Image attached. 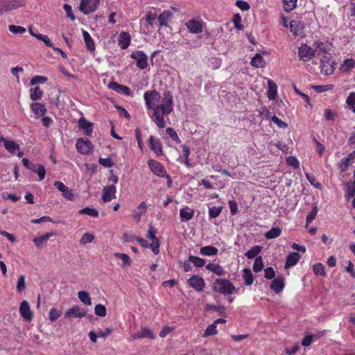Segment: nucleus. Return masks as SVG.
I'll return each mask as SVG.
<instances>
[{"label":"nucleus","mask_w":355,"mask_h":355,"mask_svg":"<svg viewBox=\"0 0 355 355\" xmlns=\"http://www.w3.org/2000/svg\"><path fill=\"white\" fill-rule=\"evenodd\" d=\"M43 91L38 86L31 89V98L33 101L40 99L43 96Z\"/></svg>","instance_id":"79ce46f5"},{"label":"nucleus","mask_w":355,"mask_h":355,"mask_svg":"<svg viewBox=\"0 0 355 355\" xmlns=\"http://www.w3.org/2000/svg\"><path fill=\"white\" fill-rule=\"evenodd\" d=\"M25 0H0V16L6 12H9L24 6Z\"/></svg>","instance_id":"7ed1b4c3"},{"label":"nucleus","mask_w":355,"mask_h":355,"mask_svg":"<svg viewBox=\"0 0 355 355\" xmlns=\"http://www.w3.org/2000/svg\"><path fill=\"white\" fill-rule=\"evenodd\" d=\"M100 0H81L79 9L85 15H89L96 10Z\"/></svg>","instance_id":"0eeeda50"},{"label":"nucleus","mask_w":355,"mask_h":355,"mask_svg":"<svg viewBox=\"0 0 355 355\" xmlns=\"http://www.w3.org/2000/svg\"><path fill=\"white\" fill-rule=\"evenodd\" d=\"M251 64L255 67H263L265 61L261 54L257 53L251 60Z\"/></svg>","instance_id":"f704fd0d"},{"label":"nucleus","mask_w":355,"mask_h":355,"mask_svg":"<svg viewBox=\"0 0 355 355\" xmlns=\"http://www.w3.org/2000/svg\"><path fill=\"white\" fill-rule=\"evenodd\" d=\"M187 283L191 287L198 292L202 291L205 286L203 278L198 275H193L187 280Z\"/></svg>","instance_id":"9b49d317"},{"label":"nucleus","mask_w":355,"mask_h":355,"mask_svg":"<svg viewBox=\"0 0 355 355\" xmlns=\"http://www.w3.org/2000/svg\"><path fill=\"white\" fill-rule=\"evenodd\" d=\"M243 277L244 278L245 285L250 286L252 284L254 277L250 269L245 268L243 270Z\"/></svg>","instance_id":"e433bc0d"},{"label":"nucleus","mask_w":355,"mask_h":355,"mask_svg":"<svg viewBox=\"0 0 355 355\" xmlns=\"http://www.w3.org/2000/svg\"><path fill=\"white\" fill-rule=\"evenodd\" d=\"M78 126L84 135L89 136L92 133L93 123L87 121L84 117H81L78 120Z\"/></svg>","instance_id":"2eb2a0df"},{"label":"nucleus","mask_w":355,"mask_h":355,"mask_svg":"<svg viewBox=\"0 0 355 355\" xmlns=\"http://www.w3.org/2000/svg\"><path fill=\"white\" fill-rule=\"evenodd\" d=\"M78 297L79 300L85 304L86 305H91L92 304V300L89 296V293L82 291H79L78 293Z\"/></svg>","instance_id":"ea45409f"},{"label":"nucleus","mask_w":355,"mask_h":355,"mask_svg":"<svg viewBox=\"0 0 355 355\" xmlns=\"http://www.w3.org/2000/svg\"><path fill=\"white\" fill-rule=\"evenodd\" d=\"M166 132L167 135H168L169 137L172 139V140L175 141L177 144H180L181 142L177 132L174 130L173 128H166Z\"/></svg>","instance_id":"5fc2aeb1"},{"label":"nucleus","mask_w":355,"mask_h":355,"mask_svg":"<svg viewBox=\"0 0 355 355\" xmlns=\"http://www.w3.org/2000/svg\"><path fill=\"white\" fill-rule=\"evenodd\" d=\"M304 26L301 21L297 20H291L290 22V29L296 36H301L303 34Z\"/></svg>","instance_id":"412c9836"},{"label":"nucleus","mask_w":355,"mask_h":355,"mask_svg":"<svg viewBox=\"0 0 355 355\" xmlns=\"http://www.w3.org/2000/svg\"><path fill=\"white\" fill-rule=\"evenodd\" d=\"M116 190L114 185H109L105 187L103 189L102 200L104 202H107L115 198Z\"/></svg>","instance_id":"f8f14e48"},{"label":"nucleus","mask_w":355,"mask_h":355,"mask_svg":"<svg viewBox=\"0 0 355 355\" xmlns=\"http://www.w3.org/2000/svg\"><path fill=\"white\" fill-rule=\"evenodd\" d=\"M26 288V283H25V277L24 275H21L17 281V290L19 292H21Z\"/></svg>","instance_id":"0e129e2a"},{"label":"nucleus","mask_w":355,"mask_h":355,"mask_svg":"<svg viewBox=\"0 0 355 355\" xmlns=\"http://www.w3.org/2000/svg\"><path fill=\"white\" fill-rule=\"evenodd\" d=\"M36 38L40 41H42L46 44V46L53 49L54 48L53 44L51 42L47 35L41 34L40 35H36Z\"/></svg>","instance_id":"4d7b16f0"},{"label":"nucleus","mask_w":355,"mask_h":355,"mask_svg":"<svg viewBox=\"0 0 355 355\" xmlns=\"http://www.w3.org/2000/svg\"><path fill=\"white\" fill-rule=\"evenodd\" d=\"M98 163L107 168L112 167L114 165V163L112 161L110 157L107 158H99Z\"/></svg>","instance_id":"052dcab7"},{"label":"nucleus","mask_w":355,"mask_h":355,"mask_svg":"<svg viewBox=\"0 0 355 355\" xmlns=\"http://www.w3.org/2000/svg\"><path fill=\"white\" fill-rule=\"evenodd\" d=\"M355 151L349 154L347 157H344L338 164V168L341 172H345L348 170L350 165V162L354 159Z\"/></svg>","instance_id":"393cba45"},{"label":"nucleus","mask_w":355,"mask_h":355,"mask_svg":"<svg viewBox=\"0 0 355 355\" xmlns=\"http://www.w3.org/2000/svg\"><path fill=\"white\" fill-rule=\"evenodd\" d=\"M114 257L122 260V268H125L126 266H130L131 261L130 257L128 254L116 252L114 254Z\"/></svg>","instance_id":"58836bf2"},{"label":"nucleus","mask_w":355,"mask_h":355,"mask_svg":"<svg viewBox=\"0 0 355 355\" xmlns=\"http://www.w3.org/2000/svg\"><path fill=\"white\" fill-rule=\"evenodd\" d=\"M144 98L147 109L153 110V114L150 115L153 121L159 128H165L166 122L164 116L170 114L173 110L172 96L169 93L165 94L162 98V103L158 104L161 96L158 92L153 90L146 92Z\"/></svg>","instance_id":"f257e3e1"},{"label":"nucleus","mask_w":355,"mask_h":355,"mask_svg":"<svg viewBox=\"0 0 355 355\" xmlns=\"http://www.w3.org/2000/svg\"><path fill=\"white\" fill-rule=\"evenodd\" d=\"M86 315V311L82 309H80L78 306H73L71 309H69L64 313V318H69L73 316L74 318H82Z\"/></svg>","instance_id":"f3484780"},{"label":"nucleus","mask_w":355,"mask_h":355,"mask_svg":"<svg viewBox=\"0 0 355 355\" xmlns=\"http://www.w3.org/2000/svg\"><path fill=\"white\" fill-rule=\"evenodd\" d=\"M317 50L313 49L307 44H303L298 48V57L303 62L311 60L316 54Z\"/></svg>","instance_id":"39448f33"},{"label":"nucleus","mask_w":355,"mask_h":355,"mask_svg":"<svg viewBox=\"0 0 355 355\" xmlns=\"http://www.w3.org/2000/svg\"><path fill=\"white\" fill-rule=\"evenodd\" d=\"M61 315V312L55 308H52L49 311V320L51 321H55Z\"/></svg>","instance_id":"bf43d9fd"},{"label":"nucleus","mask_w":355,"mask_h":355,"mask_svg":"<svg viewBox=\"0 0 355 355\" xmlns=\"http://www.w3.org/2000/svg\"><path fill=\"white\" fill-rule=\"evenodd\" d=\"M300 259V256L297 252H291L290 253L287 257L285 263V268H289L297 264L298 261Z\"/></svg>","instance_id":"a878e982"},{"label":"nucleus","mask_w":355,"mask_h":355,"mask_svg":"<svg viewBox=\"0 0 355 355\" xmlns=\"http://www.w3.org/2000/svg\"><path fill=\"white\" fill-rule=\"evenodd\" d=\"M62 196L70 201H73L76 199V196L73 192V191L70 188H67L63 193Z\"/></svg>","instance_id":"680f3d73"},{"label":"nucleus","mask_w":355,"mask_h":355,"mask_svg":"<svg viewBox=\"0 0 355 355\" xmlns=\"http://www.w3.org/2000/svg\"><path fill=\"white\" fill-rule=\"evenodd\" d=\"M193 216L194 210L187 206H185L180 210V218L182 222H187L190 220Z\"/></svg>","instance_id":"a211bd4d"},{"label":"nucleus","mask_w":355,"mask_h":355,"mask_svg":"<svg viewBox=\"0 0 355 355\" xmlns=\"http://www.w3.org/2000/svg\"><path fill=\"white\" fill-rule=\"evenodd\" d=\"M109 87L118 93L125 94L126 96H130V89L128 87L119 85L116 82L110 83L109 84Z\"/></svg>","instance_id":"aec40b11"},{"label":"nucleus","mask_w":355,"mask_h":355,"mask_svg":"<svg viewBox=\"0 0 355 355\" xmlns=\"http://www.w3.org/2000/svg\"><path fill=\"white\" fill-rule=\"evenodd\" d=\"M216 334H217L216 324L213 322L211 324L209 325L207 327V329L203 334V337H208L210 336L215 335Z\"/></svg>","instance_id":"3c124183"},{"label":"nucleus","mask_w":355,"mask_h":355,"mask_svg":"<svg viewBox=\"0 0 355 355\" xmlns=\"http://www.w3.org/2000/svg\"><path fill=\"white\" fill-rule=\"evenodd\" d=\"M172 12L169 10L163 11L158 17L157 20L159 21V25L161 27L166 26L167 25L168 21L172 17Z\"/></svg>","instance_id":"c85d7f7f"},{"label":"nucleus","mask_w":355,"mask_h":355,"mask_svg":"<svg viewBox=\"0 0 355 355\" xmlns=\"http://www.w3.org/2000/svg\"><path fill=\"white\" fill-rule=\"evenodd\" d=\"M149 146L150 149L157 155H162V146L159 139H156L153 136H150L149 138Z\"/></svg>","instance_id":"dca6fc26"},{"label":"nucleus","mask_w":355,"mask_h":355,"mask_svg":"<svg viewBox=\"0 0 355 355\" xmlns=\"http://www.w3.org/2000/svg\"><path fill=\"white\" fill-rule=\"evenodd\" d=\"M206 269L212 272L213 273L220 276L223 275L225 273V270L223 269V268L217 263H208L206 265Z\"/></svg>","instance_id":"c756f323"},{"label":"nucleus","mask_w":355,"mask_h":355,"mask_svg":"<svg viewBox=\"0 0 355 355\" xmlns=\"http://www.w3.org/2000/svg\"><path fill=\"white\" fill-rule=\"evenodd\" d=\"M336 62L332 60L331 55H324L320 60L321 73L324 75H331L335 71Z\"/></svg>","instance_id":"20e7f679"},{"label":"nucleus","mask_w":355,"mask_h":355,"mask_svg":"<svg viewBox=\"0 0 355 355\" xmlns=\"http://www.w3.org/2000/svg\"><path fill=\"white\" fill-rule=\"evenodd\" d=\"M355 66V60L352 58L346 59L342 64L340 69L343 72H347L354 68Z\"/></svg>","instance_id":"c9c22d12"},{"label":"nucleus","mask_w":355,"mask_h":355,"mask_svg":"<svg viewBox=\"0 0 355 355\" xmlns=\"http://www.w3.org/2000/svg\"><path fill=\"white\" fill-rule=\"evenodd\" d=\"M94 239V236L89 233H85L83 234L82 238L80 240V243L81 245H85L88 243H91Z\"/></svg>","instance_id":"13d9d810"},{"label":"nucleus","mask_w":355,"mask_h":355,"mask_svg":"<svg viewBox=\"0 0 355 355\" xmlns=\"http://www.w3.org/2000/svg\"><path fill=\"white\" fill-rule=\"evenodd\" d=\"M157 18V13L152 12L150 11L148 12L146 15V24L145 27L147 31H149L150 28H152L154 21Z\"/></svg>","instance_id":"473e14b6"},{"label":"nucleus","mask_w":355,"mask_h":355,"mask_svg":"<svg viewBox=\"0 0 355 355\" xmlns=\"http://www.w3.org/2000/svg\"><path fill=\"white\" fill-rule=\"evenodd\" d=\"M31 108L33 113L35 114L36 117H39L42 116L46 112V109L44 104L40 103H34L31 105Z\"/></svg>","instance_id":"cd10ccee"},{"label":"nucleus","mask_w":355,"mask_h":355,"mask_svg":"<svg viewBox=\"0 0 355 355\" xmlns=\"http://www.w3.org/2000/svg\"><path fill=\"white\" fill-rule=\"evenodd\" d=\"M318 214V208L316 206H314L312 208V210L311 212L307 215L306 218V226L310 224L316 217V215Z\"/></svg>","instance_id":"864d4df0"},{"label":"nucleus","mask_w":355,"mask_h":355,"mask_svg":"<svg viewBox=\"0 0 355 355\" xmlns=\"http://www.w3.org/2000/svg\"><path fill=\"white\" fill-rule=\"evenodd\" d=\"M77 150L84 155L89 154L93 150V144L87 139L79 138L76 142Z\"/></svg>","instance_id":"1a4fd4ad"},{"label":"nucleus","mask_w":355,"mask_h":355,"mask_svg":"<svg viewBox=\"0 0 355 355\" xmlns=\"http://www.w3.org/2000/svg\"><path fill=\"white\" fill-rule=\"evenodd\" d=\"M78 214L80 215L85 214V215H87V216H89L92 217H95V218L98 216V211L97 209H94V208H90L88 207L80 209L78 211Z\"/></svg>","instance_id":"4c0bfd02"},{"label":"nucleus","mask_w":355,"mask_h":355,"mask_svg":"<svg viewBox=\"0 0 355 355\" xmlns=\"http://www.w3.org/2000/svg\"><path fill=\"white\" fill-rule=\"evenodd\" d=\"M343 189L346 193V198L349 199L355 196V184L354 182H347L344 184Z\"/></svg>","instance_id":"2f4dec72"},{"label":"nucleus","mask_w":355,"mask_h":355,"mask_svg":"<svg viewBox=\"0 0 355 355\" xmlns=\"http://www.w3.org/2000/svg\"><path fill=\"white\" fill-rule=\"evenodd\" d=\"M189 261L191 262L194 266L197 268H201L205 266V261L200 257H195V256H189Z\"/></svg>","instance_id":"c03bdc74"},{"label":"nucleus","mask_w":355,"mask_h":355,"mask_svg":"<svg viewBox=\"0 0 355 355\" xmlns=\"http://www.w3.org/2000/svg\"><path fill=\"white\" fill-rule=\"evenodd\" d=\"M232 21L234 24V26L238 30H243V26L241 24V17L239 15V14H236L234 15Z\"/></svg>","instance_id":"e2e57ef3"},{"label":"nucleus","mask_w":355,"mask_h":355,"mask_svg":"<svg viewBox=\"0 0 355 355\" xmlns=\"http://www.w3.org/2000/svg\"><path fill=\"white\" fill-rule=\"evenodd\" d=\"M156 234L157 230L152 225H149L146 235L147 238L152 241L149 246L155 254H158L159 253V241L156 237Z\"/></svg>","instance_id":"423d86ee"},{"label":"nucleus","mask_w":355,"mask_h":355,"mask_svg":"<svg viewBox=\"0 0 355 355\" xmlns=\"http://www.w3.org/2000/svg\"><path fill=\"white\" fill-rule=\"evenodd\" d=\"M313 270L315 275H321L322 277L327 276V273L324 271V266L320 263H318L313 265Z\"/></svg>","instance_id":"a18cd8bd"},{"label":"nucleus","mask_w":355,"mask_h":355,"mask_svg":"<svg viewBox=\"0 0 355 355\" xmlns=\"http://www.w3.org/2000/svg\"><path fill=\"white\" fill-rule=\"evenodd\" d=\"M83 39H84L87 49L89 51H94L95 48H96L95 43H94L93 39L92 38V37L90 36V35L89 34V33L87 32L86 31H83Z\"/></svg>","instance_id":"7c9ffc66"},{"label":"nucleus","mask_w":355,"mask_h":355,"mask_svg":"<svg viewBox=\"0 0 355 355\" xmlns=\"http://www.w3.org/2000/svg\"><path fill=\"white\" fill-rule=\"evenodd\" d=\"M189 31L193 34H198L202 31V23L198 20L191 19L186 23Z\"/></svg>","instance_id":"4468645a"},{"label":"nucleus","mask_w":355,"mask_h":355,"mask_svg":"<svg viewBox=\"0 0 355 355\" xmlns=\"http://www.w3.org/2000/svg\"><path fill=\"white\" fill-rule=\"evenodd\" d=\"M297 0H284V10L287 12L293 10L297 5Z\"/></svg>","instance_id":"603ef678"},{"label":"nucleus","mask_w":355,"mask_h":355,"mask_svg":"<svg viewBox=\"0 0 355 355\" xmlns=\"http://www.w3.org/2000/svg\"><path fill=\"white\" fill-rule=\"evenodd\" d=\"M52 235V233L45 234L42 236L35 238L33 239V242L36 246L39 247L44 241L49 240Z\"/></svg>","instance_id":"de8ad7c7"},{"label":"nucleus","mask_w":355,"mask_h":355,"mask_svg":"<svg viewBox=\"0 0 355 355\" xmlns=\"http://www.w3.org/2000/svg\"><path fill=\"white\" fill-rule=\"evenodd\" d=\"M259 114L263 119L271 121V116H273L272 113L266 107H262L259 111Z\"/></svg>","instance_id":"774afa93"},{"label":"nucleus","mask_w":355,"mask_h":355,"mask_svg":"<svg viewBox=\"0 0 355 355\" xmlns=\"http://www.w3.org/2000/svg\"><path fill=\"white\" fill-rule=\"evenodd\" d=\"M286 163L288 165L293 166L297 168L300 166V162L295 157L290 156L286 159Z\"/></svg>","instance_id":"338daca9"},{"label":"nucleus","mask_w":355,"mask_h":355,"mask_svg":"<svg viewBox=\"0 0 355 355\" xmlns=\"http://www.w3.org/2000/svg\"><path fill=\"white\" fill-rule=\"evenodd\" d=\"M94 313L98 316L105 317L107 314V310L104 305L98 304L95 306Z\"/></svg>","instance_id":"8fccbe9b"},{"label":"nucleus","mask_w":355,"mask_h":355,"mask_svg":"<svg viewBox=\"0 0 355 355\" xmlns=\"http://www.w3.org/2000/svg\"><path fill=\"white\" fill-rule=\"evenodd\" d=\"M118 42L122 49H127L130 43V36L126 32H121L119 35Z\"/></svg>","instance_id":"b1692460"},{"label":"nucleus","mask_w":355,"mask_h":355,"mask_svg":"<svg viewBox=\"0 0 355 355\" xmlns=\"http://www.w3.org/2000/svg\"><path fill=\"white\" fill-rule=\"evenodd\" d=\"M222 207H212L209 208V216L211 218H215L218 217L222 211Z\"/></svg>","instance_id":"09e8293b"},{"label":"nucleus","mask_w":355,"mask_h":355,"mask_svg":"<svg viewBox=\"0 0 355 355\" xmlns=\"http://www.w3.org/2000/svg\"><path fill=\"white\" fill-rule=\"evenodd\" d=\"M218 252V250L213 246H205L200 248V253L202 256H214Z\"/></svg>","instance_id":"72a5a7b5"},{"label":"nucleus","mask_w":355,"mask_h":355,"mask_svg":"<svg viewBox=\"0 0 355 355\" xmlns=\"http://www.w3.org/2000/svg\"><path fill=\"white\" fill-rule=\"evenodd\" d=\"M282 230L279 227H272L265 234V237L268 239H272L280 236Z\"/></svg>","instance_id":"a19ab883"},{"label":"nucleus","mask_w":355,"mask_h":355,"mask_svg":"<svg viewBox=\"0 0 355 355\" xmlns=\"http://www.w3.org/2000/svg\"><path fill=\"white\" fill-rule=\"evenodd\" d=\"M19 312L21 317L26 320H31L33 313L31 311L29 304L27 301H23L19 306Z\"/></svg>","instance_id":"ddd939ff"},{"label":"nucleus","mask_w":355,"mask_h":355,"mask_svg":"<svg viewBox=\"0 0 355 355\" xmlns=\"http://www.w3.org/2000/svg\"><path fill=\"white\" fill-rule=\"evenodd\" d=\"M263 268V262L261 257H257L253 264V270L255 272L261 271Z\"/></svg>","instance_id":"49530a36"},{"label":"nucleus","mask_w":355,"mask_h":355,"mask_svg":"<svg viewBox=\"0 0 355 355\" xmlns=\"http://www.w3.org/2000/svg\"><path fill=\"white\" fill-rule=\"evenodd\" d=\"M268 98L271 101L275 100L277 93V86L276 83L273 80L269 79L268 80Z\"/></svg>","instance_id":"bb28decb"},{"label":"nucleus","mask_w":355,"mask_h":355,"mask_svg":"<svg viewBox=\"0 0 355 355\" xmlns=\"http://www.w3.org/2000/svg\"><path fill=\"white\" fill-rule=\"evenodd\" d=\"M262 247L260 245L253 246L250 250L247 251L245 253V256L248 259H251L257 256V254L261 252Z\"/></svg>","instance_id":"37998d69"},{"label":"nucleus","mask_w":355,"mask_h":355,"mask_svg":"<svg viewBox=\"0 0 355 355\" xmlns=\"http://www.w3.org/2000/svg\"><path fill=\"white\" fill-rule=\"evenodd\" d=\"M213 289L225 295L232 294L235 290L233 284L228 279L218 278L213 284Z\"/></svg>","instance_id":"f03ea898"},{"label":"nucleus","mask_w":355,"mask_h":355,"mask_svg":"<svg viewBox=\"0 0 355 355\" xmlns=\"http://www.w3.org/2000/svg\"><path fill=\"white\" fill-rule=\"evenodd\" d=\"M0 141H3L6 149L12 154L15 153L17 150H19V146L15 141L8 140L3 137H0Z\"/></svg>","instance_id":"6ab92c4d"},{"label":"nucleus","mask_w":355,"mask_h":355,"mask_svg":"<svg viewBox=\"0 0 355 355\" xmlns=\"http://www.w3.org/2000/svg\"><path fill=\"white\" fill-rule=\"evenodd\" d=\"M147 338L150 339H154L155 336L152 331L148 328H141V331L132 335L133 339Z\"/></svg>","instance_id":"5701e85b"},{"label":"nucleus","mask_w":355,"mask_h":355,"mask_svg":"<svg viewBox=\"0 0 355 355\" xmlns=\"http://www.w3.org/2000/svg\"><path fill=\"white\" fill-rule=\"evenodd\" d=\"M8 30L15 34H22L26 32L25 28L19 26L15 25H10L8 26Z\"/></svg>","instance_id":"6e6d98bb"},{"label":"nucleus","mask_w":355,"mask_h":355,"mask_svg":"<svg viewBox=\"0 0 355 355\" xmlns=\"http://www.w3.org/2000/svg\"><path fill=\"white\" fill-rule=\"evenodd\" d=\"M130 58L136 60L137 67L145 69L148 67V56L142 51H137L130 55Z\"/></svg>","instance_id":"6e6552de"},{"label":"nucleus","mask_w":355,"mask_h":355,"mask_svg":"<svg viewBox=\"0 0 355 355\" xmlns=\"http://www.w3.org/2000/svg\"><path fill=\"white\" fill-rule=\"evenodd\" d=\"M284 279L282 277H277L272 282L270 288L276 293H279L284 289Z\"/></svg>","instance_id":"4be33fe9"},{"label":"nucleus","mask_w":355,"mask_h":355,"mask_svg":"<svg viewBox=\"0 0 355 355\" xmlns=\"http://www.w3.org/2000/svg\"><path fill=\"white\" fill-rule=\"evenodd\" d=\"M150 171L157 176L164 178L166 175V171L164 166L159 162L150 159L148 162Z\"/></svg>","instance_id":"9d476101"},{"label":"nucleus","mask_w":355,"mask_h":355,"mask_svg":"<svg viewBox=\"0 0 355 355\" xmlns=\"http://www.w3.org/2000/svg\"><path fill=\"white\" fill-rule=\"evenodd\" d=\"M35 173H37L40 181H42L44 179L46 175V170L43 165L37 164V168Z\"/></svg>","instance_id":"69168bd1"}]
</instances>
